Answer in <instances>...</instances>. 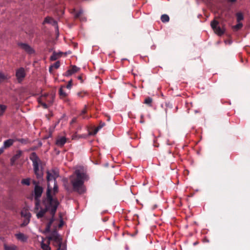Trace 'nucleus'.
Returning <instances> with one entry per match:
<instances>
[{
    "instance_id": "1",
    "label": "nucleus",
    "mask_w": 250,
    "mask_h": 250,
    "mask_svg": "<svg viewBox=\"0 0 250 250\" xmlns=\"http://www.w3.org/2000/svg\"><path fill=\"white\" fill-rule=\"evenodd\" d=\"M86 168L81 166H77L75 167L74 173L69 177V180L72 185V188L69 185L68 180H63V186L67 191L73 190L80 194L83 193L86 191L84 182L88 180Z\"/></svg>"
},
{
    "instance_id": "2",
    "label": "nucleus",
    "mask_w": 250,
    "mask_h": 250,
    "mask_svg": "<svg viewBox=\"0 0 250 250\" xmlns=\"http://www.w3.org/2000/svg\"><path fill=\"white\" fill-rule=\"evenodd\" d=\"M46 173L47 181V202L53 206L52 212L54 214L59 204L57 199L54 197L59 191L56 179L59 176V171L57 168H53L48 170Z\"/></svg>"
},
{
    "instance_id": "3",
    "label": "nucleus",
    "mask_w": 250,
    "mask_h": 250,
    "mask_svg": "<svg viewBox=\"0 0 250 250\" xmlns=\"http://www.w3.org/2000/svg\"><path fill=\"white\" fill-rule=\"evenodd\" d=\"M44 203L46 206V208H41L40 210L39 211H37L36 212V215L38 218H42L45 212L47 210H50V213L51 215H52V218H53V216H54L55 213L54 214H53L52 212V209L53 208V206H51L49 203L47 202V198L46 199L45 201H44ZM54 221L53 218H52L50 219L49 222L47 224L45 231V232H49L50 230V228L51 226L52 223H53Z\"/></svg>"
},
{
    "instance_id": "4",
    "label": "nucleus",
    "mask_w": 250,
    "mask_h": 250,
    "mask_svg": "<svg viewBox=\"0 0 250 250\" xmlns=\"http://www.w3.org/2000/svg\"><path fill=\"white\" fill-rule=\"evenodd\" d=\"M30 159L32 161L34 171L38 178H41L43 176V173L39 169V165L41 161L36 153L32 152L30 156Z\"/></svg>"
},
{
    "instance_id": "5",
    "label": "nucleus",
    "mask_w": 250,
    "mask_h": 250,
    "mask_svg": "<svg viewBox=\"0 0 250 250\" xmlns=\"http://www.w3.org/2000/svg\"><path fill=\"white\" fill-rule=\"evenodd\" d=\"M49 241L52 240L54 242V245L57 246L58 248L56 250H61V247L62 243V239L60 235L56 231H53L48 237ZM61 250H65L64 249H62Z\"/></svg>"
},
{
    "instance_id": "6",
    "label": "nucleus",
    "mask_w": 250,
    "mask_h": 250,
    "mask_svg": "<svg viewBox=\"0 0 250 250\" xmlns=\"http://www.w3.org/2000/svg\"><path fill=\"white\" fill-rule=\"evenodd\" d=\"M210 26L214 32L219 36L223 35L225 32V28L224 27H221L219 25V22L215 20L211 21Z\"/></svg>"
},
{
    "instance_id": "7",
    "label": "nucleus",
    "mask_w": 250,
    "mask_h": 250,
    "mask_svg": "<svg viewBox=\"0 0 250 250\" xmlns=\"http://www.w3.org/2000/svg\"><path fill=\"white\" fill-rule=\"evenodd\" d=\"M21 215L22 217L24 218V220L21 224V226H25L30 222L31 214L27 209L23 208L21 211Z\"/></svg>"
},
{
    "instance_id": "8",
    "label": "nucleus",
    "mask_w": 250,
    "mask_h": 250,
    "mask_svg": "<svg viewBox=\"0 0 250 250\" xmlns=\"http://www.w3.org/2000/svg\"><path fill=\"white\" fill-rule=\"evenodd\" d=\"M25 76V71L23 67H21L17 69L16 71V77L19 83H21L24 79Z\"/></svg>"
},
{
    "instance_id": "9",
    "label": "nucleus",
    "mask_w": 250,
    "mask_h": 250,
    "mask_svg": "<svg viewBox=\"0 0 250 250\" xmlns=\"http://www.w3.org/2000/svg\"><path fill=\"white\" fill-rule=\"evenodd\" d=\"M19 47L24 51L29 54H32L34 52L33 49L28 44L23 43H19L18 44Z\"/></svg>"
},
{
    "instance_id": "10",
    "label": "nucleus",
    "mask_w": 250,
    "mask_h": 250,
    "mask_svg": "<svg viewBox=\"0 0 250 250\" xmlns=\"http://www.w3.org/2000/svg\"><path fill=\"white\" fill-rule=\"evenodd\" d=\"M43 192V188L39 185H36L34 188V196L35 200H40Z\"/></svg>"
},
{
    "instance_id": "11",
    "label": "nucleus",
    "mask_w": 250,
    "mask_h": 250,
    "mask_svg": "<svg viewBox=\"0 0 250 250\" xmlns=\"http://www.w3.org/2000/svg\"><path fill=\"white\" fill-rule=\"evenodd\" d=\"M15 236L18 241L22 243L27 242L28 239V235L20 232L16 233Z\"/></svg>"
},
{
    "instance_id": "12",
    "label": "nucleus",
    "mask_w": 250,
    "mask_h": 250,
    "mask_svg": "<svg viewBox=\"0 0 250 250\" xmlns=\"http://www.w3.org/2000/svg\"><path fill=\"white\" fill-rule=\"evenodd\" d=\"M45 23L51 24L52 25L55 26L56 30L57 31H58L59 29H58V26L57 24V22L56 21L53 20L52 18H51L49 17H46L43 21V23Z\"/></svg>"
},
{
    "instance_id": "13",
    "label": "nucleus",
    "mask_w": 250,
    "mask_h": 250,
    "mask_svg": "<svg viewBox=\"0 0 250 250\" xmlns=\"http://www.w3.org/2000/svg\"><path fill=\"white\" fill-rule=\"evenodd\" d=\"M22 153V151L18 150L16 152V153L11 158L10 160L11 165L13 166L15 161H17L18 159H19L21 156Z\"/></svg>"
},
{
    "instance_id": "14",
    "label": "nucleus",
    "mask_w": 250,
    "mask_h": 250,
    "mask_svg": "<svg viewBox=\"0 0 250 250\" xmlns=\"http://www.w3.org/2000/svg\"><path fill=\"white\" fill-rule=\"evenodd\" d=\"M80 68L78 67L75 65H73L72 66L71 69L68 70L66 72L65 76H69L72 75L73 74L79 71Z\"/></svg>"
},
{
    "instance_id": "15",
    "label": "nucleus",
    "mask_w": 250,
    "mask_h": 250,
    "mask_svg": "<svg viewBox=\"0 0 250 250\" xmlns=\"http://www.w3.org/2000/svg\"><path fill=\"white\" fill-rule=\"evenodd\" d=\"M66 142L65 137H58L56 140V144L59 146H62Z\"/></svg>"
},
{
    "instance_id": "16",
    "label": "nucleus",
    "mask_w": 250,
    "mask_h": 250,
    "mask_svg": "<svg viewBox=\"0 0 250 250\" xmlns=\"http://www.w3.org/2000/svg\"><path fill=\"white\" fill-rule=\"evenodd\" d=\"M4 250H18V248L14 244L7 245L4 244L3 245Z\"/></svg>"
},
{
    "instance_id": "17",
    "label": "nucleus",
    "mask_w": 250,
    "mask_h": 250,
    "mask_svg": "<svg viewBox=\"0 0 250 250\" xmlns=\"http://www.w3.org/2000/svg\"><path fill=\"white\" fill-rule=\"evenodd\" d=\"M14 142V140L13 139H8L4 142L3 146L2 147L4 148H7L13 145V143Z\"/></svg>"
},
{
    "instance_id": "18",
    "label": "nucleus",
    "mask_w": 250,
    "mask_h": 250,
    "mask_svg": "<svg viewBox=\"0 0 250 250\" xmlns=\"http://www.w3.org/2000/svg\"><path fill=\"white\" fill-rule=\"evenodd\" d=\"M62 54L63 53L62 52H59V53L54 52L52 55L50 57V60L51 61H55L61 57Z\"/></svg>"
},
{
    "instance_id": "19",
    "label": "nucleus",
    "mask_w": 250,
    "mask_h": 250,
    "mask_svg": "<svg viewBox=\"0 0 250 250\" xmlns=\"http://www.w3.org/2000/svg\"><path fill=\"white\" fill-rule=\"evenodd\" d=\"M9 78L10 77L8 75L0 71V83L8 80Z\"/></svg>"
},
{
    "instance_id": "20",
    "label": "nucleus",
    "mask_w": 250,
    "mask_h": 250,
    "mask_svg": "<svg viewBox=\"0 0 250 250\" xmlns=\"http://www.w3.org/2000/svg\"><path fill=\"white\" fill-rule=\"evenodd\" d=\"M64 88V86H61L59 89V95L62 99L66 97L68 95V94L63 89Z\"/></svg>"
},
{
    "instance_id": "21",
    "label": "nucleus",
    "mask_w": 250,
    "mask_h": 250,
    "mask_svg": "<svg viewBox=\"0 0 250 250\" xmlns=\"http://www.w3.org/2000/svg\"><path fill=\"white\" fill-rule=\"evenodd\" d=\"M152 101H153L152 99L151 98L148 97L145 99L144 103V104L148 105V106H151Z\"/></svg>"
},
{
    "instance_id": "22",
    "label": "nucleus",
    "mask_w": 250,
    "mask_h": 250,
    "mask_svg": "<svg viewBox=\"0 0 250 250\" xmlns=\"http://www.w3.org/2000/svg\"><path fill=\"white\" fill-rule=\"evenodd\" d=\"M35 207L34 208V211L35 212H37L39 209H41L40 207V200H35Z\"/></svg>"
},
{
    "instance_id": "23",
    "label": "nucleus",
    "mask_w": 250,
    "mask_h": 250,
    "mask_svg": "<svg viewBox=\"0 0 250 250\" xmlns=\"http://www.w3.org/2000/svg\"><path fill=\"white\" fill-rule=\"evenodd\" d=\"M161 20L163 22H167L169 21V18L167 15L163 14L161 17Z\"/></svg>"
},
{
    "instance_id": "24",
    "label": "nucleus",
    "mask_w": 250,
    "mask_h": 250,
    "mask_svg": "<svg viewBox=\"0 0 250 250\" xmlns=\"http://www.w3.org/2000/svg\"><path fill=\"white\" fill-rule=\"evenodd\" d=\"M104 125L105 124L104 123L100 122L99 125L95 128L94 130V134H96L100 129L104 126Z\"/></svg>"
},
{
    "instance_id": "25",
    "label": "nucleus",
    "mask_w": 250,
    "mask_h": 250,
    "mask_svg": "<svg viewBox=\"0 0 250 250\" xmlns=\"http://www.w3.org/2000/svg\"><path fill=\"white\" fill-rule=\"evenodd\" d=\"M60 66V63L59 61L56 62L53 65L50 66L49 67V71L51 72L52 69L54 68L55 69L58 68Z\"/></svg>"
},
{
    "instance_id": "26",
    "label": "nucleus",
    "mask_w": 250,
    "mask_h": 250,
    "mask_svg": "<svg viewBox=\"0 0 250 250\" xmlns=\"http://www.w3.org/2000/svg\"><path fill=\"white\" fill-rule=\"evenodd\" d=\"M54 101V97L53 96H49L48 99L46 101V103H47L49 105H51Z\"/></svg>"
},
{
    "instance_id": "27",
    "label": "nucleus",
    "mask_w": 250,
    "mask_h": 250,
    "mask_svg": "<svg viewBox=\"0 0 250 250\" xmlns=\"http://www.w3.org/2000/svg\"><path fill=\"white\" fill-rule=\"evenodd\" d=\"M6 109V106L4 105L0 104V116L2 115Z\"/></svg>"
},
{
    "instance_id": "28",
    "label": "nucleus",
    "mask_w": 250,
    "mask_h": 250,
    "mask_svg": "<svg viewBox=\"0 0 250 250\" xmlns=\"http://www.w3.org/2000/svg\"><path fill=\"white\" fill-rule=\"evenodd\" d=\"M242 26H243L242 23H240V22H238V24H237L236 25L233 26V28L235 31H237L239 29H240V28H241Z\"/></svg>"
},
{
    "instance_id": "29",
    "label": "nucleus",
    "mask_w": 250,
    "mask_h": 250,
    "mask_svg": "<svg viewBox=\"0 0 250 250\" xmlns=\"http://www.w3.org/2000/svg\"><path fill=\"white\" fill-rule=\"evenodd\" d=\"M49 243H48V244L42 243V244H41L42 248L44 250H50V248L49 246Z\"/></svg>"
},
{
    "instance_id": "30",
    "label": "nucleus",
    "mask_w": 250,
    "mask_h": 250,
    "mask_svg": "<svg viewBox=\"0 0 250 250\" xmlns=\"http://www.w3.org/2000/svg\"><path fill=\"white\" fill-rule=\"evenodd\" d=\"M21 183L23 185L29 186L30 184V179L28 178L22 179Z\"/></svg>"
},
{
    "instance_id": "31",
    "label": "nucleus",
    "mask_w": 250,
    "mask_h": 250,
    "mask_svg": "<svg viewBox=\"0 0 250 250\" xmlns=\"http://www.w3.org/2000/svg\"><path fill=\"white\" fill-rule=\"evenodd\" d=\"M237 17V21L238 22H240V21L243 19V15L242 13H238L236 15Z\"/></svg>"
},
{
    "instance_id": "32",
    "label": "nucleus",
    "mask_w": 250,
    "mask_h": 250,
    "mask_svg": "<svg viewBox=\"0 0 250 250\" xmlns=\"http://www.w3.org/2000/svg\"><path fill=\"white\" fill-rule=\"evenodd\" d=\"M83 13V10H80L79 11L76 12L75 15V18H80L82 15Z\"/></svg>"
},
{
    "instance_id": "33",
    "label": "nucleus",
    "mask_w": 250,
    "mask_h": 250,
    "mask_svg": "<svg viewBox=\"0 0 250 250\" xmlns=\"http://www.w3.org/2000/svg\"><path fill=\"white\" fill-rule=\"evenodd\" d=\"M39 103L44 108H47L48 106H50L47 103L42 102L41 101H39Z\"/></svg>"
},
{
    "instance_id": "34",
    "label": "nucleus",
    "mask_w": 250,
    "mask_h": 250,
    "mask_svg": "<svg viewBox=\"0 0 250 250\" xmlns=\"http://www.w3.org/2000/svg\"><path fill=\"white\" fill-rule=\"evenodd\" d=\"M72 80H70L68 83V84H67L66 87L67 88V89H70L71 86H72Z\"/></svg>"
},
{
    "instance_id": "35",
    "label": "nucleus",
    "mask_w": 250,
    "mask_h": 250,
    "mask_svg": "<svg viewBox=\"0 0 250 250\" xmlns=\"http://www.w3.org/2000/svg\"><path fill=\"white\" fill-rule=\"evenodd\" d=\"M19 142H21L22 144H27L28 141L27 140L24 139H20L18 140Z\"/></svg>"
},
{
    "instance_id": "36",
    "label": "nucleus",
    "mask_w": 250,
    "mask_h": 250,
    "mask_svg": "<svg viewBox=\"0 0 250 250\" xmlns=\"http://www.w3.org/2000/svg\"><path fill=\"white\" fill-rule=\"evenodd\" d=\"M85 95H86V93L83 92H80L77 93V95L80 98H83Z\"/></svg>"
},
{
    "instance_id": "37",
    "label": "nucleus",
    "mask_w": 250,
    "mask_h": 250,
    "mask_svg": "<svg viewBox=\"0 0 250 250\" xmlns=\"http://www.w3.org/2000/svg\"><path fill=\"white\" fill-rule=\"evenodd\" d=\"M78 79L81 81V83L83 82V80H82V77L81 76H79L78 77Z\"/></svg>"
},
{
    "instance_id": "38",
    "label": "nucleus",
    "mask_w": 250,
    "mask_h": 250,
    "mask_svg": "<svg viewBox=\"0 0 250 250\" xmlns=\"http://www.w3.org/2000/svg\"><path fill=\"white\" fill-rule=\"evenodd\" d=\"M86 112V109L84 108L83 109L82 111V112H81V115H82V114H83L84 113H85Z\"/></svg>"
},
{
    "instance_id": "39",
    "label": "nucleus",
    "mask_w": 250,
    "mask_h": 250,
    "mask_svg": "<svg viewBox=\"0 0 250 250\" xmlns=\"http://www.w3.org/2000/svg\"><path fill=\"white\" fill-rule=\"evenodd\" d=\"M228 1L229 2L234 3L236 1V0H228Z\"/></svg>"
},
{
    "instance_id": "40",
    "label": "nucleus",
    "mask_w": 250,
    "mask_h": 250,
    "mask_svg": "<svg viewBox=\"0 0 250 250\" xmlns=\"http://www.w3.org/2000/svg\"><path fill=\"white\" fill-rule=\"evenodd\" d=\"M3 149L4 148L2 147L0 148V154L3 152Z\"/></svg>"
},
{
    "instance_id": "41",
    "label": "nucleus",
    "mask_w": 250,
    "mask_h": 250,
    "mask_svg": "<svg viewBox=\"0 0 250 250\" xmlns=\"http://www.w3.org/2000/svg\"><path fill=\"white\" fill-rule=\"evenodd\" d=\"M45 96H42L41 97V100L42 101H44V99H45Z\"/></svg>"
},
{
    "instance_id": "42",
    "label": "nucleus",
    "mask_w": 250,
    "mask_h": 250,
    "mask_svg": "<svg viewBox=\"0 0 250 250\" xmlns=\"http://www.w3.org/2000/svg\"><path fill=\"white\" fill-rule=\"evenodd\" d=\"M62 225V223H61V224L60 225L59 227H61Z\"/></svg>"
},
{
    "instance_id": "43",
    "label": "nucleus",
    "mask_w": 250,
    "mask_h": 250,
    "mask_svg": "<svg viewBox=\"0 0 250 250\" xmlns=\"http://www.w3.org/2000/svg\"><path fill=\"white\" fill-rule=\"evenodd\" d=\"M62 225V223H61V224L60 225L59 227H61Z\"/></svg>"
},
{
    "instance_id": "44",
    "label": "nucleus",
    "mask_w": 250,
    "mask_h": 250,
    "mask_svg": "<svg viewBox=\"0 0 250 250\" xmlns=\"http://www.w3.org/2000/svg\"><path fill=\"white\" fill-rule=\"evenodd\" d=\"M82 20H83V21H85V18L82 19Z\"/></svg>"
},
{
    "instance_id": "45",
    "label": "nucleus",
    "mask_w": 250,
    "mask_h": 250,
    "mask_svg": "<svg viewBox=\"0 0 250 250\" xmlns=\"http://www.w3.org/2000/svg\"><path fill=\"white\" fill-rule=\"evenodd\" d=\"M83 119H86V117H83Z\"/></svg>"
}]
</instances>
